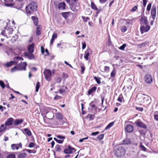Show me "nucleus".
Segmentation results:
<instances>
[{
	"label": "nucleus",
	"mask_w": 158,
	"mask_h": 158,
	"mask_svg": "<svg viewBox=\"0 0 158 158\" xmlns=\"http://www.w3.org/2000/svg\"><path fill=\"white\" fill-rule=\"evenodd\" d=\"M94 79L96 81L98 84H100L101 83V81L100 80V78H98L96 77H94Z\"/></svg>",
	"instance_id": "de8ad7c7"
},
{
	"label": "nucleus",
	"mask_w": 158,
	"mask_h": 158,
	"mask_svg": "<svg viewBox=\"0 0 158 158\" xmlns=\"http://www.w3.org/2000/svg\"><path fill=\"white\" fill-rule=\"evenodd\" d=\"M24 131L29 136L31 135V131L27 128H25L24 129Z\"/></svg>",
	"instance_id": "72a5a7b5"
},
{
	"label": "nucleus",
	"mask_w": 158,
	"mask_h": 158,
	"mask_svg": "<svg viewBox=\"0 0 158 158\" xmlns=\"http://www.w3.org/2000/svg\"><path fill=\"white\" fill-rule=\"evenodd\" d=\"M26 156V154L24 153H21L18 155L17 158H24Z\"/></svg>",
	"instance_id": "c756f323"
},
{
	"label": "nucleus",
	"mask_w": 158,
	"mask_h": 158,
	"mask_svg": "<svg viewBox=\"0 0 158 158\" xmlns=\"http://www.w3.org/2000/svg\"><path fill=\"white\" fill-rule=\"evenodd\" d=\"M89 106L92 108H94L96 105L94 104V102H91L89 104Z\"/></svg>",
	"instance_id": "603ef678"
},
{
	"label": "nucleus",
	"mask_w": 158,
	"mask_h": 158,
	"mask_svg": "<svg viewBox=\"0 0 158 158\" xmlns=\"http://www.w3.org/2000/svg\"><path fill=\"white\" fill-rule=\"evenodd\" d=\"M47 110H49V111L46 113L45 117H43V119L45 123H47L45 120L46 118H47L48 119H52L54 117V114L52 112L53 111L56 112L57 111V110L55 109H52L49 107H47Z\"/></svg>",
	"instance_id": "39448f33"
},
{
	"label": "nucleus",
	"mask_w": 158,
	"mask_h": 158,
	"mask_svg": "<svg viewBox=\"0 0 158 158\" xmlns=\"http://www.w3.org/2000/svg\"><path fill=\"white\" fill-rule=\"evenodd\" d=\"M56 137L59 139L64 140V139L65 138V137L64 136L58 135L56 136Z\"/></svg>",
	"instance_id": "37998d69"
},
{
	"label": "nucleus",
	"mask_w": 158,
	"mask_h": 158,
	"mask_svg": "<svg viewBox=\"0 0 158 158\" xmlns=\"http://www.w3.org/2000/svg\"><path fill=\"white\" fill-rule=\"evenodd\" d=\"M114 122L113 121L110 123L105 127V130H106L111 127L114 124Z\"/></svg>",
	"instance_id": "cd10ccee"
},
{
	"label": "nucleus",
	"mask_w": 158,
	"mask_h": 158,
	"mask_svg": "<svg viewBox=\"0 0 158 158\" xmlns=\"http://www.w3.org/2000/svg\"><path fill=\"white\" fill-rule=\"evenodd\" d=\"M62 77L63 78L66 79L68 77L69 75L65 73H63L62 74Z\"/></svg>",
	"instance_id": "49530a36"
},
{
	"label": "nucleus",
	"mask_w": 158,
	"mask_h": 158,
	"mask_svg": "<svg viewBox=\"0 0 158 158\" xmlns=\"http://www.w3.org/2000/svg\"><path fill=\"white\" fill-rule=\"evenodd\" d=\"M81 74H82L84 73V71L85 69V67L84 66H81Z\"/></svg>",
	"instance_id": "4d7b16f0"
},
{
	"label": "nucleus",
	"mask_w": 158,
	"mask_h": 158,
	"mask_svg": "<svg viewBox=\"0 0 158 158\" xmlns=\"http://www.w3.org/2000/svg\"><path fill=\"white\" fill-rule=\"evenodd\" d=\"M4 4L7 6H11L13 4L12 3L13 0H4Z\"/></svg>",
	"instance_id": "6ab92c4d"
},
{
	"label": "nucleus",
	"mask_w": 158,
	"mask_h": 158,
	"mask_svg": "<svg viewBox=\"0 0 158 158\" xmlns=\"http://www.w3.org/2000/svg\"><path fill=\"white\" fill-rule=\"evenodd\" d=\"M44 52H46V54H45L44 53V56H47L49 55V53L48 52V50L47 49H46L45 50Z\"/></svg>",
	"instance_id": "69168bd1"
},
{
	"label": "nucleus",
	"mask_w": 158,
	"mask_h": 158,
	"mask_svg": "<svg viewBox=\"0 0 158 158\" xmlns=\"http://www.w3.org/2000/svg\"><path fill=\"white\" fill-rule=\"evenodd\" d=\"M19 65H16L15 66L11 69V72L12 73H13L17 71H19L18 70V68H19Z\"/></svg>",
	"instance_id": "c85d7f7f"
},
{
	"label": "nucleus",
	"mask_w": 158,
	"mask_h": 158,
	"mask_svg": "<svg viewBox=\"0 0 158 158\" xmlns=\"http://www.w3.org/2000/svg\"><path fill=\"white\" fill-rule=\"evenodd\" d=\"M44 73L46 79L48 81H50L51 79V71L49 69H47L44 71Z\"/></svg>",
	"instance_id": "0eeeda50"
},
{
	"label": "nucleus",
	"mask_w": 158,
	"mask_h": 158,
	"mask_svg": "<svg viewBox=\"0 0 158 158\" xmlns=\"http://www.w3.org/2000/svg\"><path fill=\"white\" fill-rule=\"evenodd\" d=\"M39 88H40V82L38 81L36 84V86L35 91L36 92H38V91Z\"/></svg>",
	"instance_id": "09e8293b"
},
{
	"label": "nucleus",
	"mask_w": 158,
	"mask_h": 158,
	"mask_svg": "<svg viewBox=\"0 0 158 158\" xmlns=\"http://www.w3.org/2000/svg\"><path fill=\"white\" fill-rule=\"evenodd\" d=\"M81 17L83 19V21L85 22H87L88 20L90 19V18L88 17H85V16H82Z\"/></svg>",
	"instance_id": "c9c22d12"
},
{
	"label": "nucleus",
	"mask_w": 158,
	"mask_h": 158,
	"mask_svg": "<svg viewBox=\"0 0 158 158\" xmlns=\"http://www.w3.org/2000/svg\"><path fill=\"white\" fill-rule=\"evenodd\" d=\"M61 98L62 97L61 96H60L58 95L57 94H56L54 98V100H58L61 99Z\"/></svg>",
	"instance_id": "58836bf2"
},
{
	"label": "nucleus",
	"mask_w": 158,
	"mask_h": 158,
	"mask_svg": "<svg viewBox=\"0 0 158 158\" xmlns=\"http://www.w3.org/2000/svg\"><path fill=\"white\" fill-rule=\"evenodd\" d=\"M7 158H15V155L14 154L9 155L7 156Z\"/></svg>",
	"instance_id": "13d9d810"
},
{
	"label": "nucleus",
	"mask_w": 158,
	"mask_h": 158,
	"mask_svg": "<svg viewBox=\"0 0 158 158\" xmlns=\"http://www.w3.org/2000/svg\"><path fill=\"white\" fill-rule=\"evenodd\" d=\"M6 127L4 124H2L0 126V133L4 131Z\"/></svg>",
	"instance_id": "2f4dec72"
},
{
	"label": "nucleus",
	"mask_w": 158,
	"mask_h": 158,
	"mask_svg": "<svg viewBox=\"0 0 158 158\" xmlns=\"http://www.w3.org/2000/svg\"><path fill=\"white\" fill-rule=\"evenodd\" d=\"M61 146L59 144L56 145L55 147V149L56 151L57 152H60L61 151Z\"/></svg>",
	"instance_id": "f704fd0d"
},
{
	"label": "nucleus",
	"mask_w": 158,
	"mask_h": 158,
	"mask_svg": "<svg viewBox=\"0 0 158 158\" xmlns=\"http://www.w3.org/2000/svg\"><path fill=\"white\" fill-rule=\"evenodd\" d=\"M61 14L62 16L65 19L68 18L69 15V12H62Z\"/></svg>",
	"instance_id": "bb28decb"
},
{
	"label": "nucleus",
	"mask_w": 158,
	"mask_h": 158,
	"mask_svg": "<svg viewBox=\"0 0 158 158\" xmlns=\"http://www.w3.org/2000/svg\"><path fill=\"white\" fill-rule=\"evenodd\" d=\"M115 155L117 157H122L125 154L126 151L124 148L122 146H118L114 149Z\"/></svg>",
	"instance_id": "7ed1b4c3"
},
{
	"label": "nucleus",
	"mask_w": 158,
	"mask_h": 158,
	"mask_svg": "<svg viewBox=\"0 0 158 158\" xmlns=\"http://www.w3.org/2000/svg\"><path fill=\"white\" fill-rule=\"evenodd\" d=\"M0 85L2 89H4L5 88V85L2 81L0 80Z\"/></svg>",
	"instance_id": "79ce46f5"
},
{
	"label": "nucleus",
	"mask_w": 158,
	"mask_h": 158,
	"mask_svg": "<svg viewBox=\"0 0 158 158\" xmlns=\"http://www.w3.org/2000/svg\"><path fill=\"white\" fill-rule=\"evenodd\" d=\"M66 4L64 2H60L57 5V8L59 10H64L65 8Z\"/></svg>",
	"instance_id": "a211bd4d"
},
{
	"label": "nucleus",
	"mask_w": 158,
	"mask_h": 158,
	"mask_svg": "<svg viewBox=\"0 0 158 158\" xmlns=\"http://www.w3.org/2000/svg\"><path fill=\"white\" fill-rule=\"evenodd\" d=\"M151 6H152V3H149L147 5V9H146L148 11H149L150 10V9H151Z\"/></svg>",
	"instance_id": "a19ab883"
},
{
	"label": "nucleus",
	"mask_w": 158,
	"mask_h": 158,
	"mask_svg": "<svg viewBox=\"0 0 158 158\" xmlns=\"http://www.w3.org/2000/svg\"><path fill=\"white\" fill-rule=\"evenodd\" d=\"M25 151H26L27 152H28L29 153H35V152H34L33 150H30V149H25Z\"/></svg>",
	"instance_id": "864d4df0"
},
{
	"label": "nucleus",
	"mask_w": 158,
	"mask_h": 158,
	"mask_svg": "<svg viewBox=\"0 0 158 158\" xmlns=\"http://www.w3.org/2000/svg\"><path fill=\"white\" fill-rule=\"evenodd\" d=\"M127 30V28L126 26H123L121 28V30L122 32H125Z\"/></svg>",
	"instance_id": "c03bdc74"
},
{
	"label": "nucleus",
	"mask_w": 158,
	"mask_h": 158,
	"mask_svg": "<svg viewBox=\"0 0 158 158\" xmlns=\"http://www.w3.org/2000/svg\"><path fill=\"white\" fill-rule=\"evenodd\" d=\"M6 31L4 30H2V31L1 33V34L2 35L4 36H7V35H6Z\"/></svg>",
	"instance_id": "5fc2aeb1"
},
{
	"label": "nucleus",
	"mask_w": 158,
	"mask_h": 158,
	"mask_svg": "<svg viewBox=\"0 0 158 158\" xmlns=\"http://www.w3.org/2000/svg\"><path fill=\"white\" fill-rule=\"evenodd\" d=\"M139 132L141 135H145L146 133V131L143 130H140L139 131Z\"/></svg>",
	"instance_id": "3c124183"
},
{
	"label": "nucleus",
	"mask_w": 158,
	"mask_h": 158,
	"mask_svg": "<svg viewBox=\"0 0 158 158\" xmlns=\"http://www.w3.org/2000/svg\"><path fill=\"white\" fill-rule=\"evenodd\" d=\"M14 64H17V62L15 61H10V62H7L4 65L5 66L7 67H9L13 65Z\"/></svg>",
	"instance_id": "5701e85b"
},
{
	"label": "nucleus",
	"mask_w": 158,
	"mask_h": 158,
	"mask_svg": "<svg viewBox=\"0 0 158 158\" xmlns=\"http://www.w3.org/2000/svg\"><path fill=\"white\" fill-rule=\"evenodd\" d=\"M110 68L109 67L107 66H105L104 67V70L105 71L108 72Z\"/></svg>",
	"instance_id": "774afa93"
},
{
	"label": "nucleus",
	"mask_w": 158,
	"mask_h": 158,
	"mask_svg": "<svg viewBox=\"0 0 158 158\" xmlns=\"http://www.w3.org/2000/svg\"><path fill=\"white\" fill-rule=\"evenodd\" d=\"M34 146H35V144L31 142L28 145V147L29 148H33V147H34Z\"/></svg>",
	"instance_id": "052dcab7"
},
{
	"label": "nucleus",
	"mask_w": 158,
	"mask_h": 158,
	"mask_svg": "<svg viewBox=\"0 0 158 158\" xmlns=\"http://www.w3.org/2000/svg\"><path fill=\"white\" fill-rule=\"evenodd\" d=\"M37 4L36 2H31L26 7V11L27 13L30 15L37 10Z\"/></svg>",
	"instance_id": "f257e3e1"
},
{
	"label": "nucleus",
	"mask_w": 158,
	"mask_h": 158,
	"mask_svg": "<svg viewBox=\"0 0 158 158\" xmlns=\"http://www.w3.org/2000/svg\"><path fill=\"white\" fill-rule=\"evenodd\" d=\"M135 124L138 127H139L144 129H146L147 128V126L139 120H137L135 122Z\"/></svg>",
	"instance_id": "f8f14e48"
},
{
	"label": "nucleus",
	"mask_w": 158,
	"mask_h": 158,
	"mask_svg": "<svg viewBox=\"0 0 158 158\" xmlns=\"http://www.w3.org/2000/svg\"><path fill=\"white\" fill-rule=\"evenodd\" d=\"M61 80L62 79L61 77H57L56 79V83H59L61 82Z\"/></svg>",
	"instance_id": "a18cd8bd"
},
{
	"label": "nucleus",
	"mask_w": 158,
	"mask_h": 158,
	"mask_svg": "<svg viewBox=\"0 0 158 158\" xmlns=\"http://www.w3.org/2000/svg\"><path fill=\"white\" fill-rule=\"evenodd\" d=\"M134 130L133 126L130 124L127 125L125 127V130L127 133L131 132Z\"/></svg>",
	"instance_id": "2eb2a0df"
},
{
	"label": "nucleus",
	"mask_w": 158,
	"mask_h": 158,
	"mask_svg": "<svg viewBox=\"0 0 158 158\" xmlns=\"http://www.w3.org/2000/svg\"><path fill=\"white\" fill-rule=\"evenodd\" d=\"M91 7L92 9L95 10H98V8L96 5L93 2H91Z\"/></svg>",
	"instance_id": "473e14b6"
},
{
	"label": "nucleus",
	"mask_w": 158,
	"mask_h": 158,
	"mask_svg": "<svg viewBox=\"0 0 158 158\" xmlns=\"http://www.w3.org/2000/svg\"><path fill=\"white\" fill-rule=\"evenodd\" d=\"M31 18L33 21L35 25L37 26L36 28V35H40V26L38 25L39 20L38 18L35 16H32Z\"/></svg>",
	"instance_id": "423d86ee"
},
{
	"label": "nucleus",
	"mask_w": 158,
	"mask_h": 158,
	"mask_svg": "<svg viewBox=\"0 0 158 158\" xmlns=\"http://www.w3.org/2000/svg\"><path fill=\"white\" fill-rule=\"evenodd\" d=\"M123 99V97L122 94H120L118 99V101L120 102H122Z\"/></svg>",
	"instance_id": "4c0bfd02"
},
{
	"label": "nucleus",
	"mask_w": 158,
	"mask_h": 158,
	"mask_svg": "<svg viewBox=\"0 0 158 158\" xmlns=\"http://www.w3.org/2000/svg\"><path fill=\"white\" fill-rule=\"evenodd\" d=\"M56 118L60 120H62L63 118L62 114L60 112H57L56 114Z\"/></svg>",
	"instance_id": "393cba45"
},
{
	"label": "nucleus",
	"mask_w": 158,
	"mask_h": 158,
	"mask_svg": "<svg viewBox=\"0 0 158 158\" xmlns=\"http://www.w3.org/2000/svg\"><path fill=\"white\" fill-rule=\"evenodd\" d=\"M23 122V119H16L14 122V124L15 125H18Z\"/></svg>",
	"instance_id": "b1692460"
},
{
	"label": "nucleus",
	"mask_w": 158,
	"mask_h": 158,
	"mask_svg": "<svg viewBox=\"0 0 158 158\" xmlns=\"http://www.w3.org/2000/svg\"><path fill=\"white\" fill-rule=\"evenodd\" d=\"M144 79L145 82L147 83H151L152 81V76L150 74H147L144 77Z\"/></svg>",
	"instance_id": "f3484780"
},
{
	"label": "nucleus",
	"mask_w": 158,
	"mask_h": 158,
	"mask_svg": "<svg viewBox=\"0 0 158 158\" xmlns=\"http://www.w3.org/2000/svg\"><path fill=\"white\" fill-rule=\"evenodd\" d=\"M116 71V70L115 69V67H113V69L111 73H110V76L111 77H114L115 76V72Z\"/></svg>",
	"instance_id": "7c9ffc66"
},
{
	"label": "nucleus",
	"mask_w": 158,
	"mask_h": 158,
	"mask_svg": "<svg viewBox=\"0 0 158 158\" xmlns=\"http://www.w3.org/2000/svg\"><path fill=\"white\" fill-rule=\"evenodd\" d=\"M45 50L44 48L42 46H41V51L42 54H44Z\"/></svg>",
	"instance_id": "680f3d73"
},
{
	"label": "nucleus",
	"mask_w": 158,
	"mask_h": 158,
	"mask_svg": "<svg viewBox=\"0 0 158 158\" xmlns=\"http://www.w3.org/2000/svg\"><path fill=\"white\" fill-rule=\"evenodd\" d=\"M13 59L14 60H23V59L22 58H21V57H19V56H17L15 57Z\"/></svg>",
	"instance_id": "6e6d98bb"
},
{
	"label": "nucleus",
	"mask_w": 158,
	"mask_h": 158,
	"mask_svg": "<svg viewBox=\"0 0 158 158\" xmlns=\"http://www.w3.org/2000/svg\"><path fill=\"white\" fill-rule=\"evenodd\" d=\"M82 49H84L86 47V44L85 42L82 43Z\"/></svg>",
	"instance_id": "338daca9"
},
{
	"label": "nucleus",
	"mask_w": 158,
	"mask_h": 158,
	"mask_svg": "<svg viewBox=\"0 0 158 158\" xmlns=\"http://www.w3.org/2000/svg\"><path fill=\"white\" fill-rule=\"evenodd\" d=\"M137 9V6H135L131 9V11L132 12L135 11Z\"/></svg>",
	"instance_id": "0e129e2a"
},
{
	"label": "nucleus",
	"mask_w": 158,
	"mask_h": 158,
	"mask_svg": "<svg viewBox=\"0 0 158 158\" xmlns=\"http://www.w3.org/2000/svg\"><path fill=\"white\" fill-rule=\"evenodd\" d=\"M78 0H71L69 6L73 12H76L80 9Z\"/></svg>",
	"instance_id": "20e7f679"
},
{
	"label": "nucleus",
	"mask_w": 158,
	"mask_h": 158,
	"mask_svg": "<svg viewBox=\"0 0 158 158\" xmlns=\"http://www.w3.org/2000/svg\"><path fill=\"white\" fill-rule=\"evenodd\" d=\"M136 110L141 112L143 111V108L141 107H136Z\"/></svg>",
	"instance_id": "e2e57ef3"
},
{
	"label": "nucleus",
	"mask_w": 158,
	"mask_h": 158,
	"mask_svg": "<svg viewBox=\"0 0 158 158\" xmlns=\"http://www.w3.org/2000/svg\"><path fill=\"white\" fill-rule=\"evenodd\" d=\"M97 89V87L94 86L92 87L90 89H89L88 92V95H89L91 94L94 93L96 91Z\"/></svg>",
	"instance_id": "412c9836"
},
{
	"label": "nucleus",
	"mask_w": 158,
	"mask_h": 158,
	"mask_svg": "<svg viewBox=\"0 0 158 158\" xmlns=\"http://www.w3.org/2000/svg\"><path fill=\"white\" fill-rule=\"evenodd\" d=\"M104 136V134H102L98 136L97 137V139H98V140H100L102 139Z\"/></svg>",
	"instance_id": "e433bc0d"
},
{
	"label": "nucleus",
	"mask_w": 158,
	"mask_h": 158,
	"mask_svg": "<svg viewBox=\"0 0 158 158\" xmlns=\"http://www.w3.org/2000/svg\"><path fill=\"white\" fill-rule=\"evenodd\" d=\"M92 52L90 48H88L85 52L84 58L86 60H89V56L90 54L92 53Z\"/></svg>",
	"instance_id": "4468645a"
},
{
	"label": "nucleus",
	"mask_w": 158,
	"mask_h": 158,
	"mask_svg": "<svg viewBox=\"0 0 158 158\" xmlns=\"http://www.w3.org/2000/svg\"><path fill=\"white\" fill-rule=\"evenodd\" d=\"M57 33H53L52 36V38L55 39L57 38Z\"/></svg>",
	"instance_id": "bf43d9fd"
},
{
	"label": "nucleus",
	"mask_w": 158,
	"mask_h": 158,
	"mask_svg": "<svg viewBox=\"0 0 158 158\" xmlns=\"http://www.w3.org/2000/svg\"><path fill=\"white\" fill-rule=\"evenodd\" d=\"M14 121V119L12 118H8L5 122V125L9 126L12 124Z\"/></svg>",
	"instance_id": "aec40b11"
},
{
	"label": "nucleus",
	"mask_w": 158,
	"mask_h": 158,
	"mask_svg": "<svg viewBox=\"0 0 158 158\" xmlns=\"http://www.w3.org/2000/svg\"><path fill=\"white\" fill-rule=\"evenodd\" d=\"M131 141L129 139L127 138L123 141V144H131Z\"/></svg>",
	"instance_id": "a878e982"
},
{
	"label": "nucleus",
	"mask_w": 158,
	"mask_h": 158,
	"mask_svg": "<svg viewBox=\"0 0 158 158\" xmlns=\"http://www.w3.org/2000/svg\"><path fill=\"white\" fill-rule=\"evenodd\" d=\"M134 19H135L134 18H133L131 19H123V20L124 21H126V25L129 24V25H132L133 24Z\"/></svg>",
	"instance_id": "4be33fe9"
},
{
	"label": "nucleus",
	"mask_w": 158,
	"mask_h": 158,
	"mask_svg": "<svg viewBox=\"0 0 158 158\" xmlns=\"http://www.w3.org/2000/svg\"><path fill=\"white\" fill-rule=\"evenodd\" d=\"M19 65L18 70L19 71L25 70L27 64L26 62H21L20 63L17 64Z\"/></svg>",
	"instance_id": "ddd939ff"
},
{
	"label": "nucleus",
	"mask_w": 158,
	"mask_h": 158,
	"mask_svg": "<svg viewBox=\"0 0 158 158\" xmlns=\"http://www.w3.org/2000/svg\"><path fill=\"white\" fill-rule=\"evenodd\" d=\"M140 146L142 150L145 152L146 151L147 148L143 145L140 144Z\"/></svg>",
	"instance_id": "8fccbe9b"
},
{
	"label": "nucleus",
	"mask_w": 158,
	"mask_h": 158,
	"mask_svg": "<svg viewBox=\"0 0 158 158\" xmlns=\"http://www.w3.org/2000/svg\"><path fill=\"white\" fill-rule=\"evenodd\" d=\"M156 6L154 5H153L151 11V15L153 20L155 19L156 18Z\"/></svg>",
	"instance_id": "9d476101"
},
{
	"label": "nucleus",
	"mask_w": 158,
	"mask_h": 158,
	"mask_svg": "<svg viewBox=\"0 0 158 158\" xmlns=\"http://www.w3.org/2000/svg\"><path fill=\"white\" fill-rule=\"evenodd\" d=\"M148 21L146 16L142 17L140 21V25H148Z\"/></svg>",
	"instance_id": "9b49d317"
},
{
	"label": "nucleus",
	"mask_w": 158,
	"mask_h": 158,
	"mask_svg": "<svg viewBox=\"0 0 158 158\" xmlns=\"http://www.w3.org/2000/svg\"><path fill=\"white\" fill-rule=\"evenodd\" d=\"M76 150L74 148L71 147L70 145H69L68 147V148H65L64 151V153L66 154H69L75 152L76 151Z\"/></svg>",
	"instance_id": "1a4fd4ad"
},
{
	"label": "nucleus",
	"mask_w": 158,
	"mask_h": 158,
	"mask_svg": "<svg viewBox=\"0 0 158 158\" xmlns=\"http://www.w3.org/2000/svg\"><path fill=\"white\" fill-rule=\"evenodd\" d=\"M150 29V26L148 25H140V30L141 33L143 34L145 32L148 31Z\"/></svg>",
	"instance_id": "6e6552de"
},
{
	"label": "nucleus",
	"mask_w": 158,
	"mask_h": 158,
	"mask_svg": "<svg viewBox=\"0 0 158 158\" xmlns=\"http://www.w3.org/2000/svg\"><path fill=\"white\" fill-rule=\"evenodd\" d=\"M126 45L125 44H123L122 46L119 48V49L121 50H124Z\"/></svg>",
	"instance_id": "ea45409f"
},
{
	"label": "nucleus",
	"mask_w": 158,
	"mask_h": 158,
	"mask_svg": "<svg viewBox=\"0 0 158 158\" xmlns=\"http://www.w3.org/2000/svg\"><path fill=\"white\" fill-rule=\"evenodd\" d=\"M11 147L13 150L15 149L17 150L19 148H22V145L21 143L18 144H13L11 145Z\"/></svg>",
	"instance_id": "dca6fc26"
},
{
	"label": "nucleus",
	"mask_w": 158,
	"mask_h": 158,
	"mask_svg": "<svg viewBox=\"0 0 158 158\" xmlns=\"http://www.w3.org/2000/svg\"><path fill=\"white\" fill-rule=\"evenodd\" d=\"M34 43L29 45L28 47V52H25L24 53V56L29 59H31L34 58V56L32 53L34 51Z\"/></svg>",
	"instance_id": "f03ea898"
}]
</instances>
